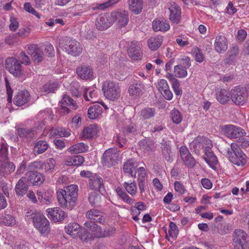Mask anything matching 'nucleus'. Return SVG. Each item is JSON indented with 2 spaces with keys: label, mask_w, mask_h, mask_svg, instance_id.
<instances>
[{
  "label": "nucleus",
  "mask_w": 249,
  "mask_h": 249,
  "mask_svg": "<svg viewBox=\"0 0 249 249\" xmlns=\"http://www.w3.org/2000/svg\"><path fill=\"white\" fill-rule=\"evenodd\" d=\"M175 189L177 192L183 195L186 191L184 185L180 182L176 181L174 183Z\"/></svg>",
  "instance_id": "obj_60"
},
{
  "label": "nucleus",
  "mask_w": 249,
  "mask_h": 249,
  "mask_svg": "<svg viewBox=\"0 0 249 249\" xmlns=\"http://www.w3.org/2000/svg\"><path fill=\"white\" fill-rule=\"evenodd\" d=\"M15 167L13 162L6 161L2 164L1 172L6 174L11 173L14 171Z\"/></svg>",
  "instance_id": "obj_49"
},
{
  "label": "nucleus",
  "mask_w": 249,
  "mask_h": 249,
  "mask_svg": "<svg viewBox=\"0 0 249 249\" xmlns=\"http://www.w3.org/2000/svg\"><path fill=\"white\" fill-rule=\"evenodd\" d=\"M84 97L87 101L94 103L95 99L97 97V92L95 87L85 88Z\"/></svg>",
  "instance_id": "obj_35"
},
{
  "label": "nucleus",
  "mask_w": 249,
  "mask_h": 249,
  "mask_svg": "<svg viewBox=\"0 0 249 249\" xmlns=\"http://www.w3.org/2000/svg\"><path fill=\"white\" fill-rule=\"evenodd\" d=\"M26 178H22L18 181L15 190L17 195L19 196H22L24 195L27 191V185L25 182Z\"/></svg>",
  "instance_id": "obj_32"
},
{
  "label": "nucleus",
  "mask_w": 249,
  "mask_h": 249,
  "mask_svg": "<svg viewBox=\"0 0 249 249\" xmlns=\"http://www.w3.org/2000/svg\"><path fill=\"white\" fill-rule=\"evenodd\" d=\"M140 148L145 152L153 150L154 148V142L150 140L143 139L139 142Z\"/></svg>",
  "instance_id": "obj_42"
},
{
  "label": "nucleus",
  "mask_w": 249,
  "mask_h": 249,
  "mask_svg": "<svg viewBox=\"0 0 249 249\" xmlns=\"http://www.w3.org/2000/svg\"><path fill=\"white\" fill-rule=\"evenodd\" d=\"M10 30L12 31H15L19 26V23L17 19L15 17L11 16L10 18Z\"/></svg>",
  "instance_id": "obj_58"
},
{
  "label": "nucleus",
  "mask_w": 249,
  "mask_h": 249,
  "mask_svg": "<svg viewBox=\"0 0 249 249\" xmlns=\"http://www.w3.org/2000/svg\"><path fill=\"white\" fill-rule=\"evenodd\" d=\"M214 48L218 53H224L228 48V42L226 38L223 36H218L215 37Z\"/></svg>",
  "instance_id": "obj_19"
},
{
  "label": "nucleus",
  "mask_w": 249,
  "mask_h": 249,
  "mask_svg": "<svg viewBox=\"0 0 249 249\" xmlns=\"http://www.w3.org/2000/svg\"><path fill=\"white\" fill-rule=\"evenodd\" d=\"M124 187L125 188L127 192L131 195H134L137 192V186L135 183L131 182L128 183L124 182Z\"/></svg>",
  "instance_id": "obj_51"
},
{
  "label": "nucleus",
  "mask_w": 249,
  "mask_h": 249,
  "mask_svg": "<svg viewBox=\"0 0 249 249\" xmlns=\"http://www.w3.org/2000/svg\"><path fill=\"white\" fill-rule=\"evenodd\" d=\"M24 9L28 13L35 16L38 19L41 18L40 15L34 9L30 2H25L24 4Z\"/></svg>",
  "instance_id": "obj_52"
},
{
  "label": "nucleus",
  "mask_w": 249,
  "mask_h": 249,
  "mask_svg": "<svg viewBox=\"0 0 249 249\" xmlns=\"http://www.w3.org/2000/svg\"><path fill=\"white\" fill-rule=\"evenodd\" d=\"M97 132V125L95 124H92L84 128L81 137L83 139H89L95 136Z\"/></svg>",
  "instance_id": "obj_24"
},
{
  "label": "nucleus",
  "mask_w": 249,
  "mask_h": 249,
  "mask_svg": "<svg viewBox=\"0 0 249 249\" xmlns=\"http://www.w3.org/2000/svg\"><path fill=\"white\" fill-rule=\"evenodd\" d=\"M144 89V86L143 83L140 81H137L130 85L128 92L131 96L136 97L142 95Z\"/></svg>",
  "instance_id": "obj_21"
},
{
  "label": "nucleus",
  "mask_w": 249,
  "mask_h": 249,
  "mask_svg": "<svg viewBox=\"0 0 249 249\" xmlns=\"http://www.w3.org/2000/svg\"><path fill=\"white\" fill-rule=\"evenodd\" d=\"M46 212L48 217L54 222L61 221L66 216L64 212L58 207L48 208Z\"/></svg>",
  "instance_id": "obj_16"
},
{
  "label": "nucleus",
  "mask_w": 249,
  "mask_h": 249,
  "mask_svg": "<svg viewBox=\"0 0 249 249\" xmlns=\"http://www.w3.org/2000/svg\"><path fill=\"white\" fill-rule=\"evenodd\" d=\"M88 148L84 142H78L70 146L68 151L71 154H78L87 152Z\"/></svg>",
  "instance_id": "obj_30"
},
{
  "label": "nucleus",
  "mask_w": 249,
  "mask_h": 249,
  "mask_svg": "<svg viewBox=\"0 0 249 249\" xmlns=\"http://www.w3.org/2000/svg\"><path fill=\"white\" fill-rule=\"evenodd\" d=\"M216 99L222 104H226L230 101L229 92L225 89L217 90L216 93Z\"/></svg>",
  "instance_id": "obj_38"
},
{
  "label": "nucleus",
  "mask_w": 249,
  "mask_h": 249,
  "mask_svg": "<svg viewBox=\"0 0 249 249\" xmlns=\"http://www.w3.org/2000/svg\"><path fill=\"white\" fill-rule=\"evenodd\" d=\"M56 162L53 158L47 159L44 162L40 161H35L32 163V166L36 169H43L47 173L53 172L55 166Z\"/></svg>",
  "instance_id": "obj_14"
},
{
  "label": "nucleus",
  "mask_w": 249,
  "mask_h": 249,
  "mask_svg": "<svg viewBox=\"0 0 249 249\" xmlns=\"http://www.w3.org/2000/svg\"><path fill=\"white\" fill-rule=\"evenodd\" d=\"M162 41V37L157 36L150 38L147 41V44L151 50L156 51L161 46Z\"/></svg>",
  "instance_id": "obj_31"
},
{
  "label": "nucleus",
  "mask_w": 249,
  "mask_h": 249,
  "mask_svg": "<svg viewBox=\"0 0 249 249\" xmlns=\"http://www.w3.org/2000/svg\"><path fill=\"white\" fill-rule=\"evenodd\" d=\"M6 69L15 77H20L24 74V71L18 59L11 57L6 59Z\"/></svg>",
  "instance_id": "obj_6"
},
{
  "label": "nucleus",
  "mask_w": 249,
  "mask_h": 249,
  "mask_svg": "<svg viewBox=\"0 0 249 249\" xmlns=\"http://www.w3.org/2000/svg\"><path fill=\"white\" fill-rule=\"evenodd\" d=\"M158 88L160 93L169 89L167 81L164 79H160L158 82Z\"/></svg>",
  "instance_id": "obj_59"
},
{
  "label": "nucleus",
  "mask_w": 249,
  "mask_h": 249,
  "mask_svg": "<svg viewBox=\"0 0 249 249\" xmlns=\"http://www.w3.org/2000/svg\"><path fill=\"white\" fill-rule=\"evenodd\" d=\"M233 143L231 144V148L226 149L227 156L230 160L237 166H244L247 163L246 156L240 149L236 148Z\"/></svg>",
  "instance_id": "obj_3"
},
{
  "label": "nucleus",
  "mask_w": 249,
  "mask_h": 249,
  "mask_svg": "<svg viewBox=\"0 0 249 249\" xmlns=\"http://www.w3.org/2000/svg\"><path fill=\"white\" fill-rule=\"evenodd\" d=\"M187 69L182 64L174 67L175 75L178 78H184L187 75Z\"/></svg>",
  "instance_id": "obj_45"
},
{
  "label": "nucleus",
  "mask_w": 249,
  "mask_h": 249,
  "mask_svg": "<svg viewBox=\"0 0 249 249\" xmlns=\"http://www.w3.org/2000/svg\"><path fill=\"white\" fill-rule=\"evenodd\" d=\"M221 129L222 133L230 139L237 138L246 134L243 129L231 124L222 126Z\"/></svg>",
  "instance_id": "obj_7"
},
{
  "label": "nucleus",
  "mask_w": 249,
  "mask_h": 249,
  "mask_svg": "<svg viewBox=\"0 0 249 249\" xmlns=\"http://www.w3.org/2000/svg\"><path fill=\"white\" fill-rule=\"evenodd\" d=\"M37 195L38 197V199H40L41 202L43 203H50L52 202L53 200L52 194H50L48 196H46V194H43L41 192H37Z\"/></svg>",
  "instance_id": "obj_56"
},
{
  "label": "nucleus",
  "mask_w": 249,
  "mask_h": 249,
  "mask_svg": "<svg viewBox=\"0 0 249 249\" xmlns=\"http://www.w3.org/2000/svg\"><path fill=\"white\" fill-rule=\"evenodd\" d=\"M179 153L185 165L191 168L194 167L196 165V161L195 159L186 146H182L180 147Z\"/></svg>",
  "instance_id": "obj_15"
},
{
  "label": "nucleus",
  "mask_w": 249,
  "mask_h": 249,
  "mask_svg": "<svg viewBox=\"0 0 249 249\" xmlns=\"http://www.w3.org/2000/svg\"><path fill=\"white\" fill-rule=\"evenodd\" d=\"M129 56L133 60H139L142 58L141 44L137 41H132L128 46L127 50Z\"/></svg>",
  "instance_id": "obj_10"
},
{
  "label": "nucleus",
  "mask_w": 249,
  "mask_h": 249,
  "mask_svg": "<svg viewBox=\"0 0 249 249\" xmlns=\"http://www.w3.org/2000/svg\"><path fill=\"white\" fill-rule=\"evenodd\" d=\"M130 10L136 14L141 13L142 8V0H128Z\"/></svg>",
  "instance_id": "obj_37"
},
{
  "label": "nucleus",
  "mask_w": 249,
  "mask_h": 249,
  "mask_svg": "<svg viewBox=\"0 0 249 249\" xmlns=\"http://www.w3.org/2000/svg\"><path fill=\"white\" fill-rule=\"evenodd\" d=\"M152 27L155 32H165L170 29V25L164 21L155 19L152 22Z\"/></svg>",
  "instance_id": "obj_33"
},
{
  "label": "nucleus",
  "mask_w": 249,
  "mask_h": 249,
  "mask_svg": "<svg viewBox=\"0 0 249 249\" xmlns=\"http://www.w3.org/2000/svg\"><path fill=\"white\" fill-rule=\"evenodd\" d=\"M84 225L91 231L92 237H104L108 234L109 231L108 229L102 228L93 222H86Z\"/></svg>",
  "instance_id": "obj_11"
},
{
  "label": "nucleus",
  "mask_w": 249,
  "mask_h": 249,
  "mask_svg": "<svg viewBox=\"0 0 249 249\" xmlns=\"http://www.w3.org/2000/svg\"><path fill=\"white\" fill-rule=\"evenodd\" d=\"M81 228L80 226L78 223L71 222L65 226V230L68 234L73 238H75L77 236H78L81 240L83 241L87 240L89 238V237L88 235H82L81 233H80Z\"/></svg>",
  "instance_id": "obj_13"
},
{
  "label": "nucleus",
  "mask_w": 249,
  "mask_h": 249,
  "mask_svg": "<svg viewBox=\"0 0 249 249\" xmlns=\"http://www.w3.org/2000/svg\"><path fill=\"white\" fill-rule=\"evenodd\" d=\"M247 234L242 230H235L233 238V249H246Z\"/></svg>",
  "instance_id": "obj_8"
},
{
  "label": "nucleus",
  "mask_w": 249,
  "mask_h": 249,
  "mask_svg": "<svg viewBox=\"0 0 249 249\" xmlns=\"http://www.w3.org/2000/svg\"><path fill=\"white\" fill-rule=\"evenodd\" d=\"M161 149L162 154L165 160L167 161L172 160L173 153L171 151L170 144L168 142L161 143Z\"/></svg>",
  "instance_id": "obj_39"
},
{
  "label": "nucleus",
  "mask_w": 249,
  "mask_h": 249,
  "mask_svg": "<svg viewBox=\"0 0 249 249\" xmlns=\"http://www.w3.org/2000/svg\"><path fill=\"white\" fill-rule=\"evenodd\" d=\"M101 163L102 166L106 169L109 167V151L106 150L101 158Z\"/></svg>",
  "instance_id": "obj_54"
},
{
  "label": "nucleus",
  "mask_w": 249,
  "mask_h": 249,
  "mask_svg": "<svg viewBox=\"0 0 249 249\" xmlns=\"http://www.w3.org/2000/svg\"><path fill=\"white\" fill-rule=\"evenodd\" d=\"M204 159L210 166L213 169L215 167V165L218 163L217 157L214 155L211 150H206Z\"/></svg>",
  "instance_id": "obj_27"
},
{
  "label": "nucleus",
  "mask_w": 249,
  "mask_h": 249,
  "mask_svg": "<svg viewBox=\"0 0 249 249\" xmlns=\"http://www.w3.org/2000/svg\"><path fill=\"white\" fill-rule=\"evenodd\" d=\"M100 213L98 210L92 209L87 213L86 216L89 219L95 220L97 217L100 216Z\"/></svg>",
  "instance_id": "obj_57"
},
{
  "label": "nucleus",
  "mask_w": 249,
  "mask_h": 249,
  "mask_svg": "<svg viewBox=\"0 0 249 249\" xmlns=\"http://www.w3.org/2000/svg\"><path fill=\"white\" fill-rule=\"evenodd\" d=\"M60 47L68 54L73 56H78L82 52L80 44L75 39L66 38L60 44Z\"/></svg>",
  "instance_id": "obj_5"
},
{
  "label": "nucleus",
  "mask_w": 249,
  "mask_h": 249,
  "mask_svg": "<svg viewBox=\"0 0 249 249\" xmlns=\"http://www.w3.org/2000/svg\"><path fill=\"white\" fill-rule=\"evenodd\" d=\"M48 147V144L46 141H39L34 147V151L36 154H39L44 152Z\"/></svg>",
  "instance_id": "obj_43"
},
{
  "label": "nucleus",
  "mask_w": 249,
  "mask_h": 249,
  "mask_svg": "<svg viewBox=\"0 0 249 249\" xmlns=\"http://www.w3.org/2000/svg\"><path fill=\"white\" fill-rule=\"evenodd\" d=\"M43 47V51L45 53V56L48 55L50 56L54 55V51L53 46L49 43L45 45H42Z\"/></svg>",
  "instance_id": "obj_55"
},
{
  "label": "nucleus",
  "mask_w": 249,
  "mask_h": 249,
  "mask_svg": "<svg viewBox=\"0 0 249 249\" xmlns=\"http://www.w3.org/2000/svg\"><path fill=\"white\" fill-rule=\"evenodd\" d=\"M28 53L31 55L35 63L42 61L45 57L43 47L38 46L36 44H30L28 46Z\"/></svg>",
  "instance_id": "obj_9"
},
{
  "label": "nucleus",
  "mask_w": 249,
  "mask_h": 249,
  "mask_svg": "<svg viewBox=\"0 0 249 249\" xmlns=\"http://www.w3.org/2000/svg\"><path fill=\"white\" fill-rule=\"evenodd\" d=\"M61 104L64 106H70L73 109L77 108V105L75 102L70 96L66 94L63 95Z\"/></svg>",
  "instance_id": "obj_46"
},
{
  "label": "nucleus",
  "mask_w": 249,
  "mask_h": 249,
  "mask_svg": "<svg viewBox=\"0 0 249 249\" xmlns=\"http://www.w3.org/2000/svg\"><path fill=\"white\" fill-rule=\"evenodd\" d=\"M230 96L232 102L236 106H243L247 103L249 93L244 87L237 86L231 90Z\"/></svg>",
  "instance_id": "obj_4"
},
{
  "label": "nucleus",
  "mask_w": 249,
  "mask_h": 249,
  "mask_svg": "<svg viewBox=\"0 0 249 249\" xmlns=\"http://www.w3.org/2000/svg\"><path fill=\"white\" fill-rule=\"evenodd\" d=\"M100 196L97 192L93 191L89 194V201L92 206H97L100 201Z\"/></svg>",
  "instance_id": "obj_47"
},
{
  "label": "nucleus",
  "mask_w": 249,
  "mask_h": 249,
  "mask_svg": "<svg viewBox=\"0 0 249 249\" xmlns=\"http://www.w3.org/2000/svg\"><path fill=\"white\" fill-rule=\"evenodd\" d=\"M120 88L118 84L110 83V100L117 99L120 95Z\"/></svg>",
  "instance_id": "obj_40"
},
{
  "label": "nucleus",
  "mask_w": 249,
  "mask_h": 249,
  "mask_svg": "<svg viewBox=\"0 0 249 249\" xmlns=\"http://www.w3.org/2000/svg\"><path fill=\"white\" fill-rule=\"evenodd\" d=\"M170 118L173 123L178 124L182 120V116L179 111L176 108L173 109L170 112Z\"/></svg>",
  "instance_id": "obj_48"
},
{
  "label": "nucleus",
  "mask_w": 249,
  "mask_h": 249,
  "mask_svg": "<svg viewBox=\"0 0 249 249\" xmlns=\"http://www.w3.org/2000/svg\"><path fill=\"white\" fill-rule=\"evenodd\" d=\"M192 53L195 57V60L198 62H202L204 60V56L198 47H195L192 50Z\"/></svg>",
  "instance_id": "obj_50"
},
{
  "label": "nucleus",
  "mask_w": 249,
  "mask_h": 249,
  "mask_svg": "<svg viewBox=\"0 0 249 249\" xmlns=\"http://www.w3.org/2000/svg\"><path fill=\"white\" fill-rule=\"evenodd\" d=\"M84 161V158L80 155L71 156L67 158L64 161V164L66 166H77L81 165Z\"/></svg>",
  "instance_id": "obj_26"
},
{
  "label": "nucleus",
  "mask_w": 249,
  "mask_h": 249,
  "mask_svg": "<svg viewBox=\"0 0 249 249\" xmlns=\"http://www.w3.org/2000/svg\"><path fill=\"white\" fill-rule=\"evenodd\" d=\"M103 107L99 104L91 106L88 110V117L90 120H99L103 117Z\"/></svg>",
  "instance_id": "obj_18"
},
{
  "label": "nucleus",
  "mask_w": 249,
  "mask_h": 249,
  "mask_svg": "<svg viewBox=\"0 0 249 249\" xmlns=\"http://www.w3.org/2000/svg\"><path fill=\"white\" fill-rule=\"evenodd\" d=\"M117 16L120 17L117 20L119 27L123 28L126 26L128 23L129 18L128 13L125 11L116 10L112 12L110 17V23L116 21Z\"/></svg>",
  "instance_id": "obj_12"
},
{
  "label": "nucleus",
  "mask_w": 249,
  "mask_h": 249,
  "mask_svg": "<svg viewBox=\"0 0 249 249\" xmlns=\"http://www.w3.org/2000/svg\"><path fill=\"white\" fill-rule=\"evenodd\" d=\"M27 176L28 177V181L34 185L41 184L45 180L44 175L37 172H28Z\"/></svg>",
  "instance_id": "obj_22"
},
{
  "label": "nucleus",
  "mask_w": 249,
  "mask_h": 249,
  "mask_svg": "<svg viewBox=\"0 0 249 249\" xmlns=\"http://www.w3.org/2000/svg\"><path fill=\"white\" fill-rule=\"evenodd\" d=\"M169 10L170 11L169 17L170 20L176 24L179 23L181 14V10L179 7L176 3H174L169 8Z\"/></svg>",
  "instance_id": "obj_25"
},
{
  "label": "nucleus",
  "mask_w": 249,
  "mask_h": 249,
  "mask_svg": "<svg viewBox=\"0 0 249 249\" xmlns=\"http://www.w3.org/2000/svg\"><path fill=\"white\" fill-rule=\"evenodd\" d=\"M202 141L201 136H197L190 144L191 150L196 155H199L200 151L204 148Z\"/></svg>",
  "instance_id": "obj_29"
},
{
  "label": "nucleus",
  "mask_w": 249,
  "mask_h": 249,
  "mask_svg": "<svg viewBox=\"0 0 249 249\" xmlns=\"http://www.w3.org/2000/svg\"><path fill=\"white\" fill-rule=\"evenodd\" d=\"M78 186L71 184L56 192L59 204L63 208L71 210L76 205L78 196Z\"/></svg>",
  "instance_id": "obj_1"
},
{
  "label": "nucleus",
  "mask_w": 249,
  "mask_h": 249,
  "mask_svg": "<svg viewBox=\"0 0 249 249\" xmlns=\"http://www.w3.org/2000/svg\"><path fill=\"white\" fill-rule=\"evenodd\" d=\"M178 233V227L175 223L171 222L169 224V229L168 230V233L172 237H176Z\"/></svg>",
  "instance_id": "obj_53"
},
{
  "label": "nucleus",
  "mask_w": 249,
  "mask_h": 249,
  "mask_svg": "<svg viewBox=\"0 0 249 249\" xmlns=\"http://www.w3.org/2000/svg\"><path fill=\"white\" fill-rule=\"evenodd\" d=\"M58 88V84L56 81H52L45 84L42 88L43 94L53 92Z\"/></svg>",
  "instance_id": "obj_41"
},
{
  "label": "nucleus",
  "mask_w": 249,
  "mask_h": 249,
  "mask_svg": "<svg viewBox=\"0 0 249 249\" xmlns=\"http://www.w3.org/2000/svg\"><path fill=\"white\" fill-rule=\"evenodd\" d=\"M30 99V95L26 90H22L18 92L14 98V103L17 106H21L27 102Z\"/></svg>",
  "instance_id": "obj_20"
},
{
  "label": "nucleus",
  "mask_w": 249,
  "mask_h": 249,
  "mask_svg": "<svg viewBox=\"0 0 249 249\" xmlns=\"http://www.w3.org/2000/svg\"><path fill=\"white\" fill-rule=\"evenodd\" d=\"M139 166V163L135 159H130L126 161L123 166L124 173L128 174L131 177H136V169Z\"/></svg>",
  "instance_id": "obj_17"
},
{
  "label": "nucleus",
  "mask_w": 249,
  "mask_h": 249,
  "mask_svg": "<svg viewBox=\"0 0 249 249\" xmlns=\"http://www.w3.org/2000/svg\"><path fill=\"white\" fill-rule=\"evenodd\" d=\"M156 113L155 109L151 107H145L140 112V117L144 119H150L153 118Z\"/></svg>",
  "instance_id": "obj_44"
},
{
  "label": "nucleus",
  "mask_w": 249,
  "mask_h": 249,
  "mask_svg": "<svg viewBox=\"0 0 249 249\" xmlns=\"http://www.w3.org/2000/svg\"><path fill=\"white\" fill-rule=\"evenodd\" d=\"M32 222L34 227L43 236H47L50 232L49 220L40 213L32 214Z\"/></svg>",
  "instance_id": "obj_2"
},
{
  "label": "nucleus",
  "mask_w": 249,
  "mask_h": 249,
  "mask_svg": "<svg viewBox=\"0 0 249 249\" xmlns=\"http://www.w3.org/2000/svg\"><path fill=\"white\" fill-rule=\"evenodd\" d=\"M108 21L107 15L101 14L96 19L95 25L98 30H104L108 27Z\"/></svg>",
  "instance_id": "obj_34"
},
{
  "label": "nucleus",
  "mask_w": 249,
  "mask_h": 249,
  "mask_svg": "<svg viewBox=\"0 0 249 249\" xmlns=\"http://www.w3.org/2000/svg\"><path fill=\"white\" fill-rule=\"evenodd\" d=\"M176 42L180 47H185L189 44L186 37L182 36H179L176 39Z\"/></svg>",
  "instance_id": "obj_63"
},
{
  "label": "nucleus",
  "mask_w": 249,
  "mask_h": 249,
  "mask_svg": "<svg viewBox=\"0 0 249 249\" xmlns=\"http://www.w3.org/2000/svg\"><path fill=\"white\" fill-rule=\"evenodd\" d=\"M201 139H202V144L203 145V148H205V152H206V149L211 150L213 146L211 141L208 138H207L206 137L203 136L201 137Z\"/></svg>",
  "instance_id": "obj_61"
},
{
  "label": "nucleus",
  "mask_w": 249,
  "mask_h": 249,
  "mask_svg": "<svg viewBox=\"0 0 249 249\" xmlns=\"http://www.w3.org/2000/svg\"><path fill=\"white\" fill-rule=\"evenodd\" d=\"M238 138L237 142L239 146L242 148H246L249 145V140L248 138L243 137V136Z\"/></svg>",
  "instance_id": "obj_64"
},
{
  "label": "nucleus",
  "mask_w": 249,
  "mask_h": 249,
  "mask_svg": "<svg viewBox=\"0 0 249 249\" xmlns=\"http://www.w3.org/2000/svg\"><path fill=\"white\" fill-rule=\"evenodd\" d=\"M180 84L179 82L177 79H174L172 83V88L175 94L177 95H181L182 94V90L179 87Z\"/></svg>",
  "instance_id": "obj_62"
},
{
  "label": "nucleus",
  "mask_w": 249,
  "mask_h": 249,
  "mask_svg": "<svg viewBox=\"0 0 249 249\" xmlns=\"http://www.w3.org/2000/svg\"><path fill=\"white\" fill-rule=\"evenodd\" d=\"M76 72L78 76L83 80L89 79L93 76L92 70L88 66L83 65L78 67Z\"/></svg>",
  "instance_id": "obj_23"
},
{
  "label": "nucleus",
  "mask_w": 249,
  "mask_h": 249,
  "mask_svg": "<svg viewBox=\"0 0 249 249\" xmlns=\"http://www.w3.org/2000/svg\"><path fill=\"white\" fill-rule=\"evenodd\" d=\"M0 223L6 226H13L16 224V220L12 215L4 213L0 216Z\"/></svg>",
  "instance_id": "obj_36"
},
{
  "label": "nucleus",
  "mask_w": 249,
  "mask_h": 249,
  "mask_svg": "<svg viewBox=\"0 0 249 249\" xmlns=\"http://www.w3.org/2000/svg\"><path fill=\"white\" fill-rule=\"evenodd\" d=\"M103 185V179L97 175L93 176L90 179L89 182V187L90 189L94 190L95 191L98 190H99L100 191H101Z\"/></svg>",
  "instance_id": "obj_28"
}]
</instances>
